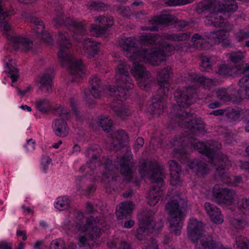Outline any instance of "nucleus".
Segmentation results:
<instances>
[{
    "instance_id": "31",
    "label": "nucleus",
    "mask_w": 249,
    "mask_h": 249,
    "mask_svg": "<svg viewBox=\"0 0 249 249\" xmlns=\"http://www.w3.org/2000/svg\"><path fill=\"white\" fill-rule=\"evenodd\" d=\"M98 149V146L96 145H91L86 151V156L89 157L91 156V160L89 163V167L91 169L95 168V164L97 162L100 164V161L97 159L100 157V154Z\"/></svg>"
},
{
    "instance_id": "19",
    "label": "nucleus",
    "mask_w": 249,
    "mask_h": 249,
    "mask_svg": "<svg viewBox=\"0 0 249 249\" xmlns=\"http://www.w3.org/2000/svg\"><path fill=\"white\" fill-rule=\"evenodd\" d=\"M203 10H205L204 9ZM209 10L213 11L206 18L205 22L208 25H213L215 27H221L230 24L227 21L229 14L218 9L217 6Z\"/></svg>"
},
{
    "instance_id": "30",
    "label": "nucleus",
    "mask_w": 249,
    "mask_h": 249,
    "mask_svg": "<svg viewBox=\"0 0 249 249\" xmlns=\"http://www.w3.org/2000/svg\"><path fill=\"white\" fill-rule=\"evenodd\" d=\"M52 127L58 137H65L69 134V128L64 119H56L52 124Z\"/></svg>"
},
{
    "instance_id": "9",
    "label": "nucleus",
    "mask_w": 249,
    "mask_h": 249,
    "mask_svg": "<svg viewBox=\"0 0 249 249\" xmlns=\"http://www.w3.org/2000/svg\"><path fill=\"white\" fill-rule=\"evenodd\" d=\"M117 164L114 166L112 164V161L107 159L105 162V171L103 175L107 178H111L112 180L117 179L116 171L119 168L122 175L125 177L126 180L129 181L132 178V168L134 165L133 161V155L130 149L126 147V153L123 156L117 158Z\"/></svg>"
},
{
    "instance_id": "37",
    "label": "nucleus",
    "mask_w": 249,
    "mask_h": 249,
    "mask_svg": "<svg viewBox=\"0 0 249 249\" xmlns=\"http://www.w3.org/2000/svg\"><path fill=\"white\" fill-rule=\"evenodd\" d=\"M36 108L42 113L48 112L51 108L50 101L48 99L40 98L35 102Z\"/></svg>"
},
{
    "instance_id": "17",
    "label": "nucleus",
    "mask_w": 249,
    "mask_h": 249,
    "mask_svg": "<svg viewBox=\"0 0 249 249\" xmlns=\"http://www.w3.org/2000/svg\"><path fill=\"white\" fill-rule=\"evenodd\" d=\"M177 23V25L181 28H183L188 25L187 22L184 20L177 21L175 16L170 14L161 15L154 17L149 20V23L152 26H142V29L144 30L158 31V25H168L170 23Z\"/></svg>"
},
{
    "instance_id": "41",
    "label": "nucleus",
    "mask_w": 249,
    "mask_h": 249,
    "mask_svg": "<svg viewBox=\"0 0 249 249\" xmlns=\"http://www.w3.org/2000/svg\"><path fill=\"white\" fill-rule=\"evenodd\" d=\"M227 56L228 59L233 63L235 66L237 63L242 62L245 57V54L241 51H237L228 53Z\"/></svg>"
},
{
    "instance_id": "25",
    "label": "nucleus",
    "mask_w": 249,
    "mask_h": 249,
    "mask_svg": "<svg viewBox=\"0 0 249 249\" xmlns=\"http://www.w3.org/2000/svg\"><path fill=\"white\" fill-rule=\"evenodd\" d=\"M89 83L91 95L94 98H101L104 88L100 78L96 75H93L89 79Z\"/></svg>"
},
{
    "instance_id": "1",
    "label": "nucleus",
    "mask_w": 249,
    "mask_h": 249,
    "mask_svg": "<svg viewBox=\"0 0 249 249\" xmlns=\"http://www.w3.org/2000/svg\"><path fill=\"white\" fill-rule=\"evenodd\" d=\"M174 145H180L182 147L174 150V156L182 162H189V168L199 177H203L208 174L209 169L207 164L199 160H194L190 162L185 146L193 147L195 149L197 150L199 153L208 158L211 163H216L217 159L219 158L218 155L222 154L217 152V150L221 147V144L218 142H211L204 144L197 141L193 137H188L186 135L176 137L174 141Z\"/></svg>"
},
{
    "instance_id": "26",
    "label": "nucleus",
    "mask_w": 249,
    "mask_h": 249,
    "mask_svg": "<svg viewBox=\"0 0 249 249\" xmlns=\"http://www.w3.org/2000/svg\"><path fill=\"white\" fill-rule=\"evenodd\" d=\"M204 208L211 220L213 222L220 224L223 222V216L218 207L210 202H206L204 204Z\"/></svg>"
},
{
    "instance_id": "52",
    "label": "nucleus",
    "mask_w": 249,
    "mask_h": 249,
    "mask_svg": "<svg viewBox=\"0 0 249 249\" xmlns=\"http://www.w3.org/2000/svg\"><path fill=\"white\" fill-rule=\"evenodd\" d=\"M152 211L154 213V214L152 216V220L151 221L150 228L152 230V232H153V230H160L163 227V222L160 219H158L157 221H156L155 223L154 224H152L154 219V216L155 214V212L154 211Z\"/></svg>"
},
{
    "instance_id": "16",
    "label": "nucleus",
    "mask_w": 249,
    "mask_h": 249,
    "mask_svg": "<svg viewBox=\"0 0 249 249\" xmlns=\"http://www.w3.org/2000/svg\"><path fill=\"white\" fill-rule=\"evenodd\" d=\"M154 214L152 210H149L144 211L138 215L139 227L135 233V236L138 240H145L152 233L151 221Z\"/></svg>"
},
{
    "instance_id": "21",
    "label": "nucleus",
    "mask_w": 249,
    "mask_h": 249,
    "mask_svg": "<svg viewBox=\"0 0 249 249\" xmlns=\"http://www.w3.org/2000/svg\"><path fill=\"white\" fill-rule=\"evenodd\" d=\"M217 6L218 9L228 14L229 12L235 11L238 8L236 2L234 0H227L222 1L207 0L203 2L202 7L205 10H211Z\"/></svg>"
},
{
    "instance_id": "18",
    "label": "nucleus",
    "mask_w": 249,
    "mask_h": 249,
    "mask_svg": "<svg viewBox=\"0 0 249 249\" xmlns=\"http://www.w3.org/2000/svg\"><path fill=\"white\" fill-rule=\"evenodd\" d=\"M213 192L215 201L220 205H231L234 202L236 194L232 189L215 185L213 188Z\"/></svg>"
},
{
    "instance_id": "39",
    "label": "nucleus",
    "mask_w": 249,
    "mask_h": 249,
    "mask_svg": "<svg viewBox=\"0 0 249 249\" xmlns=\"http://www.w3.org/2000/svg\"><path fill=\"white\" fill-rule=\"evenodd\" d=\"M71 200L67 196H62L58 197L56 199V201L54 203V207L62 211L67 209L70 205Z\"/></svg>"
},
{
    "instance_id": "56",
    "label": "nucleus",
    "mask_w": 249,
    "mask_h": 249,
    "mask_svg": "<svg viewBox=\"0 0 249 249\" xmlns=\"http://www.w3.org/2000/svg\"><path fill=\"white\" fill-rule=\"evenodd\" d=\"M159 92L162 93V95H166L169 92L168 84H163L161 86H159Z\"/></svg>"
},
{
    "instance_id": "29",
    "label": "nucleus",
    "mask_w": 249,
    "mask_h": 249,
    "mask_svg": "<svg viewBox=\"0 0 249 249\" xmlns=\"http://www.w3.org/2000/svg\"><path fill=\"white\" fill-rule=\"evenodd\" d=\"M164 101L162 95L154 97L152 103L147 108L148 111L154 115H159L161 114L164 109Z\"/></svg>"
},
{
    "instance_id": "4",
    "label": "nucleus",
    "mask_w": 249,
    "mask_h": 249,
    "mask_svg": "<svg viewBox=\"0 0 249 249\" xmlns=\"http://www.w3.org/2000/svg\"><path fill=\"white\" fill-rule=\"evenodd\" d=\"M53 22L56 27L62 26H70L73 30L72 36L73 38L79 42L83 43V49L81 53L87 58L91 59L95 57L99 51V44L89 38L84 39V36L87 33L86 24L83 22H78L63 15L62 11H56Z\"/></svg>"
},
{
    "instance_id": "43",
    "label": "nucleus",
    "mask_w": 249,
    "mask_h": 249,
    "mask_svg": "<svg viewBox=\"0 0 249 249\" xmlns=\"http://www.w3.org/2000/svg\"><path fill=\"white\" fill-rule=\"evenodd\" d=\"M235 246L237 249H249V240L243 235L235 237Z\"/></svg>"
},
{
    "instance_id": "55",
    "label": "nucleus",
    "mask_w": 249,
    "mask_h": 249,
    "mask_svg": "<svg viewBox=\"0 0 249 249\" xmlns=\"http://www.w3.org/2000/svg\"><path fill=\"white\" fill-rule=\"evenodd\" d=\"M24 147L28 151L34 150L35 148V142L30 139L27 141Z\"/></svg>"
},
{
    "instance_id": "33",
    "label": "nucleus",
    "mask_w": 249,
    "mask_h": 249,
    "mask_svg": "<svg viewBox=\"0 0 249 249\" xmlns=\"http://www.w3.org/2000/svg\"><path fill=\"white\" fill-rule=\"evenodd\" d=\"M172 73V69L168 66L161 70L157 76L159 86H161L163 84H168Z\"/></svg>"
},
{
    "instance_id": "14",
    "label": "nucleus",
    "mask_w": 249,
    "mask_h": 249,
    "mask_svg": "<svg viewBox=\"0 0 249 249\" xmlns=\"http://www.w3.org/2000/svg\"><path fill=\"white\" fill-rule=\"evenodd\" d=\"M216 73L222 77L231 76L233 74H243L244 76L239 80V85L247 93L249 89V65L242 63L236 65L234 68L229 67L226 64H222L218 67Z\"/></svg>"
},
{
    "instance_id": "47",
    "label": "nucleus",
    "mask_w": 249,
    "mask_h": 249,
    "mask_svg": "<svg viewBox=\"0 0 249 249\" xmlns=\"http://www.w3.org/2000/svg\"><path fill=\"white\" fill-rule=\"evenodd\" d=\"M195 0H166L165 3L170 6L184 5L194 2Z\"/></svg>"
},
{
    "instance_id": "42",
    "label": "nucleus",
    "mask_w": 249,
    "mask_h": 249,
    "mask_svg": "<svg viewBox=\"0 0 249 249\" xmlns=\"http://www.w3.org/2000/svg\"><path fill=\"white\" fill-rule=\"evenodd\" d=\"M231 225L233 228L240 230L245 228L247 222L242 218L232 217L230 219Z\"/></svg>"
},
{
    "instance_id": "13",
    "label": "nucleus",
    "mask_w": 249,
    "mask_h": 249,
    "mask_svg": "<svg viewBox=\"0 0 249 249\" xmlns=\"http://www.w3.org/2000/svg\"><path fill=\"white\" fill-rule=\"evenodd\" d=\"M171 124L174 127L178 124L188 128L190 133H193V135H198L204 130V125L202 121L196 118L195 114L181 110L180 112H178L176 115L175 120L171 121Z\"/></svg>"
},
{
    "instance_id": "46",
    "label": "nucleus",
    "mask_w": 249,
    "mask_h": 249,
    "mask_svg": "<svg viewBox=\"0 0 249 249\" xmlns=\"http://www.w3.org/2000/svg\"><path fill=\"white\" fill-rule=\"evenodd\" d=\"M86 6L89 9L93 11H105L107 9V6L104 3L99 1H89Z\"/></svg>"
},
{
    "instance_id": "49",
    "label": "nucleus",
    "mask_w": 249,
    "mask_h": 249,
    "mask_svg": "<svg viewBox=\"0 0 249 249\" xmlns=\"http://www.w3.org/2000/svg\"><path fill=\"white\" fill-rule=\"evenodd\" d=\"M181 172H177V171H173L170 173V182L172 185H180L181 182L180 179Z\"/></svg>"
},
{
    "instance_id": "5",
    "label": "nucleus",
    "mask_w": 249,
    "mask_h": 249,
    "mask_svg": "<svg viewBox=\"0 0 249 249\" xmlns=\"http://www.w3.org/2000/svg\"><path fill=\"white\" fill-rule=\"evenodd\" d=\"M139 172L142 177H147L151 180L152 186L148 196V204L155 206L163 195L162 187L164 177L163 168L156 161H140Z\"/></svg>"
},
{
    "instance_id": "38",
    "label": "nucleus",
    "mask_w": 249,
    "mask_h": 249,
    "mask_svg": "<svg viewBox=\"0 0 249 249\" xmlns=\"http://www.w3.org/2000/svg\"><path fill=\"white\" fill-rule=\"evenodd\" d=\"M190 36L191 35L189 33L166 34L162 37L164 39L171 41H182L189 39Z\"/></svg>"
},
{
    "instance_id": "54",
    "label": "nucleus",
    "mask_w": 249,
    "mask_h": 249,
    "mask_svg": "<svg viewBox=\"0 0 249 249\" xmlns=\"http://www.w3.org/2000/svg\"><path fill=\"white\" fill-rule=\"evenodd\" d=\"M144 144V140L142 137H138L136 140L134 148L136 151H138L141 147H142Z\"/></svg>"
},
{
    "instance_id": "60",
    "label": "nucleus",
    "mask_w": 249,
    "mask_h": 249,
    "mask_svg": "<svg viewBox=\"0 0 249 249\" xmlns=\"http://www.w3.org/2000/svg\"><path fill=\"white\" fill-rule=\"evenodd\" d=\"M32 89V86L31 85L28 86L25 89L20 90L18 88L17 89L18 93L21 96L25 95L27 92H29Z\"/></svg>"
},
{
    "instance_id": "58",
    "label": "nucleus",
    "mask_w": 249,
    "mask_h": 249,
    "mask_svg": "<svg viewBox=\"0 0 249 249\" xmlns=\"http://www.w3.org/2000/svg\"><path fill=\"white\" fill-rule=\"evenodd\" d=\"M237 165L239 166L241 169L245 170L249 173V162H243L242 161H240Z\"/></svg>"
},
{
    "instance_id": "12",
    "label": "nucleus",
    "mask_w": 249,
    "mask_h": 249,
    "mask_svg": "<svg viewBox=\"0 0 249 249\" xmlns=\"http://www.w3.org/2000/svg\"><path fill=\"white\" fill-rule=\"evenodd\" d=\"M224 29L217 31L206 33L203 35L195 34L191 38L192 41L195 43V47L198 49H205L207 46L208 42L214 44H219L226 40L229 36L228 33L233 28V25L228 24L227 26H224Z\"/></svg>"
},
{
    "instance_id": "20",
    "label": "nucleus",
    "mask_w": 249,
    "mask_h": 249,
    "mask_svg": "<svg viewBox=\"0 0 249 249\" xmlns=\"http://www.w3.org/2000/svg\"><path fill=\"white\" fill-rule=\"evenodd\" d=\"M219 158L217 159L216 163L213 164L218 165L216 170V174L220 177L222 181L227 184H231L232 178L230 177L226 172L231 166V161L229 160L228 157L224 154L218 155Z\"/></svg>"
},
{
    "instance_id": "10",
    "label": "nucleus",
    "mask_w": 249,
    "mask_h": 249,
    "mask_svg": "<svg viewBox=\"0 0 249 249\" xmlns=\"http://www.w3.org/2000/svg\"><path fill=\"white\" fill-rule=\"evenodd\" d=\"M9 15L8 12L3 9L2 0H0V27L3 36L12 42L16 50L26 52L29 51L32 48V41L26 37L15 34L8 23Z\"/></svg>"
},
{
    "instance_id": "7",
    "label": "nucleus",
    "mask_w": 249,
    "mask_h": 249,
    "mask_svg": "<svg viewBox=\"0 0 249 249\" xmlns=\"http://www.w3.org/2000/svg\"><path fill=\"white\" fill-rule=\"evenodd\" d=\"M57 39L59 46L58 58L63 66L69 67L70 73L73 76L72 81L78 83L85 76L84 66L81 60L74 59L67 53V50L71 47V44L67 32H60Z\"/></svg>"
},
{
    "instance_id": "8",
    "label": "nucleus",
    "mask_w": 249,
    "mask_h": 249,
    "mask_svg": "<svg viewBox=\"0 0 249 249\" xmlns=\"http://www.w3.org/2000/svg\"><path fill=\"white\" fill-rule=\"evenodd\" d=\"M220 82L218 79L207 78L195 75L192 77L190 85L185 90H178L175 93V99L177 105L180 107H186L196 102L197 98L196 89L199 87L200 84L203 85L205 89H210L218 85Z\"/></svg>"
},
{
    "instance_id": "23",
    "label": "nucleus",
    "mask_w": 249,
    "mask_h": 249,
    "mask_svg": "<svg viewBox=\"0 0 249 249\" xmlns=\"http://www.w3.org/2000/svg\"><path fill=\"white\" fill-rule=\"evenodd\" d=\"M95 21L101 25L92 24L91 26V32L96 36H99L104 34L108 28H110L113 24V18L111 17L107 16H102L98 18H95Z\"/></svg>"
},
{
    "instance_id": "22",
    "label": "nucleus",
    "mask_w": 249,
    "mask_h": 249,
    "mask_svg": "<svg viewBox=\"0 0 249 249\" xmlns=\"http://www.w3.org/2000/svg\"><path fill=\"white\" fill-rule=\"evenodd\" d=\"M242 90H235L232 87H230L227 89L219 88L215 93L217 98L222 102L236 101L242 97L240 93Z\"/></svg>"
},
{
    "instance_id": "64",
    "label": "nucleus",
    "mask_w": 249,
    "mask_h": 249,
    "mask_svg": "<svg viewBox=\"0 0 249 249\" xmlns=\"http://www.w3.org/2000/svg\"><path fill=\"white\" fill-rule=\"evenodd\" d=\"M134 221L132 220H129L127 221H125L124 223V227L125 228H132L134 225Z\"/></svg>"
},
{
    "instance_id": "51",
    "label": "nucleus",
    "mask_w": 249,
    "mask_h": 249,
    "mask_svg": "<svg viewBox=\"0 0 249 249\" xmlns=\"http://www.w3.org/2000/svg\"><path fill=\"white\" fill-rule=\"evenodd\" d=\"M235 37L239 42L249 38V30H241L235 35Z\"/></svg>"
},
{
    "instance_id": "27",
    "label": "nucleus",
    "mask_w": 249,
    "mask_h": 249,
    "mask_svg": "<svg viewBox=\"0 0 249 249\" xmlns=\"http://www.w3.org/2000/svg\"><path fill=\"white\" fill-rule=\"evenodd\" d=\"M53 76L52 72H45L40 76L38 80L39 89L45 93L52 92Z\"/></svg>"
},
{
    "instance_id": "15",
    "label": "nucleus",
    "mask_w": 249,
    "mask_h": 249,
    "mask_svg": "<svg viewBox=\"0 0 249 249\" xmlns=\"http://www.w3.org/2000/svg\"><path fill=\"white\" fill-rule=\"evenodd\" d=\"M133 62V66L131 70V74L136 78V80L138 81V84L140 88L143 89L147 90L151 87L153 82L154 81V78L152 76L150 72L147 71L145 67L143 66L142 64H139V62H148L152 65L149 61L145 60H131ZM157 66L158 65H155Z\"/></svg>"
},
{
    "instance_id": "63",
    "label": "nucleus",
    "mask_w": 249,
    "mask_h": 249,
    "mask_svg": "<svg viewBox=\"0 0 249 249\" xmlns=\"http://www.w3.org/2000/svg\"><path fill=\"white\" fill-rule=\"evenodd\" d=\"M225 110L222 109H219L216 110H213L212 112H211L210 114L211 115H213L214 116H220L223 115Z\"/></svg>"
},
{
    "instance_id": "53",
    "label": "nucleus",
    "mask_w": 249,
    "mask_h": 249,
    "mask_svg": "<svg viewBox=\"0 0 249 249\" xmlns=\"http://www.w3.org/2000/svg\"><path fill=\"white\" fill-rule=\"evenodd\" d=\"M168 164L170 168V173L173 171L177 172H181V168L178 163L174 160H170L168 161Z\"/></svg>"
},
{
    "instance_id": "62",
    "label": "nucleus",
    "mask_w": 249,
    "mask_h": 249,
    "mask_svg": "<svg viewBox=\"0 0 249 249\" xmlns=\"http://www.w3.org/2000/svg\"><path fill=\"white\" fill-rule=\"evenodd\" d=\"M242 181L241 177L239 176L234 177L232 178V184L235 186L239 184Z\"/></svg>"
},
{
    "instance_id": "34",
    "label": "nucleus",
    "mask_w": 249,
    "mask_h": 249,
    "mask_svg": "<svg viewBox=\"0 0 249 249\" xmlns=\"http://www.w3.org/2000/svg\"><path fill=\"white\" fill-rule=\"evenodd\" d=\"M160 38L157 34L143 33L140 36V41L144 45H153L160 42Z\"/></svg>"
},
{
    "instance_id": "2",
    "label": "nucleus",
    "mask_w": 249,
    "mask_h": 249,
    "mask_svg": "<svg viewBox=\"0 0 249 249\" xmlns=\"http://www.w3.org/2000/svg\"><path fill=\"white\" fill-rule=\"evenodd\" d=\"M129 67L124 60H120L116 65L115 79L117 86H110L108 88L109 94L114 96L111 107L118 116L124 117L130 115V111L123 102L126 99L128 90L134 88L132 79L129 74Z\"/></svg>"
},
{
    "instance_id": "48",
    "label": "nucleus",
    "mask_w": 249,
    "mask_h": 249,
    "mask_svg": "<svg viewBox=\"0 0 249 249\" xmlns=\"http://www.w3.org/2000/svg\"><path fill=\"white\" fill-rule=\"evenodd\" d=\"M49 249H66V247L63 240L56 239L51 242Z\"/></svg>"
},
{
    "instance_id": "35",
    "label": "nucleus",
    "mask_w": 249,
    "mask_h": 249,
    "mask_svg": "<svg viewBox=\"0 0 249 249\" xmlns=\"http://www.w3.org/2000/svg\"><path fill=\"white\" fill-rule=\"evenodd\" d=\"M218 58L215 56H203L201 57V64L200 69L201 71H209L212 69V66L214 65Z\"/></svg>"
},
{
    "instance_id": "6",
    "label": "nucleus",
    "mask_w": 249,
    "mask_h": 249,
    "mask_svg": "<svg viewBox=\"0 0 249 249\" xmlns=\"http://www.w3.org/2000/svg\"><path fill=\"white\" fill-rule=\"evenodd\" d=\"M74 222L77 230L82 232H87L85 235L78 237L77 245L80 248L89 247L91 249L97 247V240L102 234V226L96 218L93 216H85L81 212L75 213Z\"/></svg>"
},
{
    "instance_id": "28",
    "label": "nucleus",
    "mask_w": 249,
    "mask_h": 249,
    "mask_svg": "<svg viewBox=\"0 0 249 249\" xmlns=\"http://www.w3.org/2000/svg\"><path fill=\"white\" fill-rule=\"evenodd\" d=\"M128 136L123 130H118L114 132L112 137V146L115 150L122 148L128 141Z\"/></svg>"
},
{
    "instance_id": "3",
    "label": "nucleus",
    "mask_w": 249,
    "mask_h": 249,
    "mask_svg": "<svg viewBox=\"0 0 249 249\" xmlns=\"http://www.w3.org/2000/svg\"><path fill=\"white\" fill-rule=\"evenodd\" d=\"M119 44L130 60L146 59L154 65H159L164 61L165 56L168 55L172 50L171 46L166 44L159 48L140 49L138 47V41L133 36L122 38Z\"/></svg>"
},
{
    "instance_id": "24",
    "label": "nucleus",
    "mask_w": 249,
    "mask_h": 249,
    "mask_svg": "<svg viewBox=\"0 0 249 249\" xmlns=\"http://www.w3.org/2000/svg\"><path fill=\"white\" fill-rule=\"evenodd\" d=\"M30 21L34 24L33 30L36 33L37 37L43 39L47 43H50L52 41V38L50 34L44 31V24L42 20L36 17L31 16L29 18Z\"/></svg>"
},
{
    "instance_id": "57",
    "label": "nucleus",
    "mask_w": 249,
    "mask_h": 249,
    "mask_svg": "<svg viewBox=\"0 0 249 249\" xmlns=\"http://www.w3.org/2000/svg\"><path fill=\"white\" fill-rule=\"evenodd\" d=\"M13 245L11 243L5 241H0V249H12Z\"/></svg>"
},
{
    "instance_id": "61",
    "label": "nucleus",
    "mask_w": 249,
    "mask_h": 249,
    "mask_svg": "<svg viewBox=\"0 0 249 249\" xmlns=\"http://www.w3.org/2000/svg\"><path fill=\"white\" fill-rule=\"evenodd\" d=\"M119 249H131L129 243L125 241H121L120 243Z\"/></svg>"
},
{
    "instance_id": "11",
    "label": "nucleus",
    "mask_w": 249,
    "mask_h": 249,
    "mask_svg": "<svg viewBox=\"0 0 249 249\" xmlns=\"http://www.w3.org/2000/svg\"><path fill=\"white\" fill-rule=\"evenodd\" d=\"M182 201L172 200L165 206L169 214L168 221L171 233L176 236L180 234L183 220L186 215L184 207L181 205Z\"/></svg>"
},
{
    "instance_id": "50",
    "label": "nucleus",
    "mask_w": 249,
    "mask_h": 249,
    "mask_svg": "<svg viewBox=\"0 0 249 249\" xmlns=\"http://www.w3.org/2000/svg\"><path fill=\"white\" fill-rule=\"evenodd\" d=\"M226 115L231 121L237 120L240 117L239 112L232 108L228 109L226 111Z\"/></svg>"
},
{
    "instance_id": "32",
    "label": "nucleus",
    "mask_w": 249,
    "mask_h": 249,
    "mask_svg": "<svg viewBox=\"0 0 249 249\" xmlns=\"http://www.w3.org/2000/svg\"><path fill=\"white\" fill-rule=\"evenodd\" d=\"M132 209L133 203L132 202H122L116 207V215L119 218L123 219L131 213Z\"/></svg>"
},
{
    "instance_id": "44",
    "label": "nucleus",
    "mask_w": 249,
    "mask_h": 249,
    "mask_svg": "<svg viewBox=\"0 0 249 249\" xmlns=\"http://www.w3.org/2000/svg\"><path fill=\"white\" fill-rule=\"evenodd\" d=\"M98 124L104 131H108L112 126V122L108 116H102L99 119Z\"/></svg>"
},
{
    "instance_id": "40",
    "label": "nucleus",
    "mask_w": 249,
    "mask_h": 249,
    "mask_svg": "<svg viewBox=\"0 0 249 249\" xmlns=\"http://www.w3.org/2000/svg\"><path fill=\"white\" fill-rule=\"evenodd\" d=\"M53 113L56 116H59L62 117V119H68L70 117V113L68 110L60 105H56L53 108Z\"/></svg>"
},
{
    "instance_id": "59",
    "label": "nucleus",
    "mask_w": 249,
    "mask_h": 249,
    "mask_svg": "<svg viewBox=\"0 0 249 249\" xmlns=\"http://www.w3.org/2000/svg\"><path fill=\"white\" fill-rule=\"evenodd\" d=\"M96 187L93 184L90 185L83 193L84 195L89 196L95 191Z\"/></svg>"
},
{
    "instance_id": "36",
    "label": "nucleus",
    "mask_w": 249,
    "mask_h": 249,
    "mask_svg": "<svg viewBox=\"0 0 249 249\" xmlns=\"http://www.w3.org/2000/svg\"><path fill=\"white\" fill-rule=\"evenodd\" d=\"M5 65L8 70L9 76L12 79V82H15L19 77V71L13 66V61L9 57L6 58L4 60Z\"/></svg>"
},
{
    "instance_id": "45",
    "label": "nucleus",
    "mask_w": 249,
    "mask_h": 249,
    "mask_svg": "<svg viewBox=\"0 0 249 249\" xmlns=\"http://www.w3.org/2000/svg\"><path fill=\"white\" fill-rule=\"evenodd\" d=\"M238 209L244 214L249 216V199L241 198L237 202Z\"/></svg>"
}]
</instances>
